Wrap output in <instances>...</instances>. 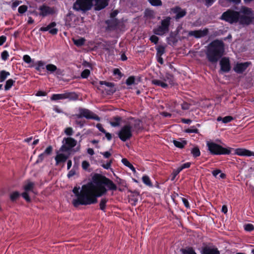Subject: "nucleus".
<instances>
[{
	"instance_id": "1",
	"label": "nucleus",
	"mask_w": 254,
	"mask_h": 254,
	"mask_svg": "<svg viewBox=\"0 0 254 254\" xmlns=\"http://www.w3.org/2000/svg\"><path fill=\"white\" fill-rule=\"evenodd\" d=\"M253 14L252 8L242 6L240 11L227 9L222 14L220 19L231 24L239 23L243 25H249L253 22V18L251 16Z\"/></svg>"
},
{
	"instance_id": "2",
	"label": "nucleus",
	"mask_w": 254,
	"mask_h": 254,
	"mask_svg": "<svg viewBox=\"0 0 254 254\" xmlns=\"http://www.w3.org/2000/svg\"><path fill=\"white\" fill-rule=\"evenodd\" d=\"M93 183L95 184L94 190H93V197L96 200V203L98 202L97 198L100 197L107 192V187L109 190H116L117 187L115 184L106 176L96 174L93 177Z\"/></svg>"
},
{
	"instance_id": "3",
	"label": "nucleus",
	"mask_w": 254,
	"mask_h": 254,
	"mask_svg": "<svg viewBox=\"0 0 254 254\" xmlns=\"http://www.w3.org/2000/svg\"><path fill=\"white\" fill-rule=\"evenodd\" d=\"M129 121L122 127L119 131V138L123 142L130 139L132 136V132L137 134L143 128L141 120L131 117Z\"/></svg>"
},
{
	"instance_id": "4",
	"label": "nucleus",
	"mask_w": 254,
	"mask_h": 254,
	"mask_svg": "<svg viewBox=\"0 0 254 254\" xmlns=\"http://www.w3.org/2000/svg\"><path fill=\"white\" fill-rule=\"evenodd\" d=\"M94 186L92 183L83 185L80 190V194L78 198L72 201L73 205L77 207L79 205H88L96 203V200L93 197Z\"/></svg>"
},
{
	"instance_id": "5",
	"label": "nucleus",
	"mask_w": 254,
	"mask_h": 254,
	"mask_svg": "<svg viewBox=\"0 0 254 254\" xmlns=\"http://www.w3.org/2000/svg\"><path fill=\"white\" fill-rule=\"evenodd\" d=\"M224 42L218 39L214 40L207 46L206 52L207 59L211 63H216L224 55Z\"/></svg>"
},
{
	"instance_id": "6",
	"label": "nucleus",
	"mask_w": 254,
	"mask_h": 254,
	"mask_svg": "<svg viewBox=\"0 0 254 254\" xmlns=\"http://www.w3.org/2000/svg\"><path fill=\"white\" fill-rule=\"evenodd\" d=\"M206 146L209 153L212 155H229L233 148L224 147L221 145L214 142H207Z\"/></svg>"
},
{
	"instance_id": "7",
	"label": "nucleus",
	"mask_w": 254,
	"mask_h": 254,
	"mask_svg": "<svg viewBox=\"0 0 254 254\" xmlns=\"http://www.w3.org/2000/svg\"><path fill=\"white\" fill-rule=\"evenodd\" d=\"M171 18L167 16L160 22V25L153 29V32L156 35L163 36L169 31Z\"/></svg>"
},
{
	"instance_id": "8",
	"label": "nucleus",
	"mask_w": 254,
	"mask_h": 254,
	"mask_svg": "<svg viewBox=\"0 0 254 254\" xmlns=\"http://www.w3.org/2000/svg\"><path fill=\"white\" fill-rule=\"evenodd\" d=\"M93 3L91 0H76L73 4V8L76 11L86 12L91 9Z\"/></svg>"
},
{
	"instance_id": "9",
	"label": "nucleus",
	"mask_w": 254,
	"mask_h": 254,
	"mask_svg": "<svg viewBox=\"0 0 254 254\" xmlns=\"http://www.w3.org/2000/svg\"><path fill=\"white\" fill-rule=\"evenodd\" d=\"M78 95L74 92H66L61 94H54L51 99L53 101L68 99L69 101H75L78 99Z\"/></svg>"
},
{
	"instance_id": "10",
	"label": "nucleus",
	"mask_w": 254,
	"mask_h": 254,
	"mask_svg": "<svg viewBox=\"0 0 254 254\" xmlns=\"http://www.w3.org/2000/svg\"><path fill=\"white\" fill-rule=\"evenodd\" d=\"M77 118L80 119L85 118L87 119H93L99 121L100 118L97 115L94 114L89 110L83 108H79V113L76 115Z\"/></svg>"
},
{
	"instance_id": "11",
	"label": "nucleus",
	"mask_w": 254,
	"mask_h": 254,
	"mask_svg": "<svg viewBox=\"0 0 254 254\" xmlns=\"http://www.w3.org/2000/svg\"><path fill=\"white\" fill-rule=\"evenodd\" d=\"M40 12L38 13L39 16L45 17L49 15H53L55 13L56 10L54 7H50L45 4L40 6L38 8Z\"/></svg>"
},
{
	"instance_id": "12",
	"label": "nucleus",
	"mask_w": 254,
	"mask_h": 254,
	"mask_svg": "<svg viewBox=\"0 0 254 254\" xmlns=\"http://www.w3.org/2000/svg\"><path fill=\"white\" fill-rule=\"evenodd\" d=\"M220 61V71L222 72L228 73L231 68L230 61L229 58L223 57Z\"/></svg>"
},
{
	"instance_id": "13",
	"label": "nucleus",
	"mask_w": 254,
	"mask_h": 254,
	"mask_svg": "<svg viewBox=\"0 0 254 254\" xmlns=\"http://www.w3.org/2000/svg\"><path fill=\"white\" fill-rule=\"evenodd\" d=\"M252 64L250 62L237 63L233 67V70L238 74L243 73Z\"/></svg>"
},
{
	"instance_id": "14",
	"label": "nucleus",
	"mask_w": 254,
	"mask_h": 254,
	"mask_svg": "<svg viewBox=\"0 0 254 254\" xmlns=\"http://www.w3.org/2000/svg\"><path fill=\"white\" fill-rule=\"evenodd\" d=\"M109 0H91V3H93L94 10L99 11L107 6Z\"/></svg>"
},
{
	"instance_id": "15",
	"label": "nucleus",
	"mask_w": 254,
	"mask_h": 254,
	"mask_svg": "<svg viewBox=\"0 0 254 254\" xmlns=\"http://www.w3.org/2000/svg\"><path fill=\"white\" fill-rule=\"evenodd\" d=\"M57 25V23L56 22H52L49 24H48L46 27H42L40 28L39 31L42 32H45L49 31V33L53 35H55L57 34L58 32V29L55 27Z\"/></svg>"
},
{
	"instance_id": "16",
	"label": "nucleus",
	"mask_w": 254,
	"mask_h": 254,
	"mask_svg": "<svg viewBox=\"0 0 254 254\" xmlns=\"http://www.w3.org/2000/svg\"><path fill=\"white\" fill-rule=\"evenodd\" d=\"M65 145H63L61 147V150L67 151L70 150L72 147L76 146L77 141L74 138L71 137H67L64 138Z\"/></svg>"
},
{
	"instance_id": "17",
	"label": "nucleus",
	"mask_w": 254,
	"mask_h": 254,
	"mask_svg": "<svg viewBox=\"0 0 254 254\" xmlns=\"http://www.w3.org/2000/svg\"><path fill=\"white\" fill-rule=\"evenodd\" d=\"M172 11L176 14L175 18L176 20L180 19L184 17L187 14V11L186 9H182L179 6H176L172 8Z\"/></svg>"
},
{
	"instance_id": "18",
	"label": "nucleus",
	"mask_w": 254,
	"mask_h": 254,
	"mask_svg": "<svg viewBox=\"0 0 254 254\" xmlns=\"http://www.w3.org/2000/svg\"><path fill=\"white\" fill-rule=\"evenodd\" d=\"M208 33V29L205 28L203 30L190 31L189 32L190 36H193L196 38H200L206 36Z\"/></svg>"
},
{
	"instance_id": "19",
	"label": "nucleus",
	"mask_w": 254,
	"mask_h": 254,
	"mask_svg": "<svg viewBox=\"0 0 254 254\" xmlns=\"http://www.w3.org/2000/svg\"><path fill=\"white\" fill-rule=\"evenodd\" d=\"M46 68L47 70V72L49 74L55 73L57 75H62L63 71L60 69L58 68L56 65L49 64L46 65Z\"/></svg>"
},
{
	"instance_id": "20",
	"label": "nucleus",
	"mask_w": 254,
	"mask_h": 254,
	"mask_svg": "<svg viewBox=\"0 0 254 254\" xmlns=\"http://www.w3.org/2000/svg\"><path fill=\"white\" fill-rule=\"evenodd\" d=\"M105 23L107 25L106 28L107 30H114L119 25V21L117 18H111L106 20Z\"/></svg>"
},
{
	"instance_id": "21",
	"label": "nucleus",
	"mask_w": 254,
	"mask_h": 254,
	"mask_svg": "<svg viewBox=\"0 0 254 254\" xmlns=\"http://www.w3.org/2000/svg\"><path fill=\"white\" fill-rule=\"evenodd\" d=\"M200 253L201 254H220L216 247L211 248L207 246L202 247Z\"/></svg>"
},
{
	"instance_id": "22",
	"label": "nucleus",
	"mask_w": 254,
	"mask_h": 254,
	"mask_svg": "<svg viewBox=\"0 0 254 254\" xmlns=\"http://www.w3.org/2000/svg\"><path fill=\"white\" fill-rule=\"evenodd\" d=\"M235 154L239 156H254V152L244 148H237L235 149Z\"/></svg>"
},
{
	"instance_id": "23",
	"label": "nucleus",
	"mask_w": 254,
	"mask_h": 254,
	"mask_svg": "<svg viewBox=\"0 0 254 254\" xmlns=\"http://www.w3.org/2000/svg\"><path fill=\"white\" fill-rule=\"evenodd\" d=\"M46 63L43 61H38L33 64H30L29 67H34L36 70L40 72L46 68Z\"/></svg>"
},
{
	"instance_id": "24",
	"label": "nucleus",
	"mask_w": 254,
	"mask_h": 254,
	"mask_svg": "<svg viewBox=\"0 0 254 254\" xmlns=\"http://www.w3.org/2000/svg\"><path fill=\"white\" fill-rule=\"evenodd\" d=\"M100 85H105L111 89L108 91V94H113L116 91V89L114 88L115 84L113 82H107L106 81H100Z\"/></svg>"
},
{
	"instance_id": "25",
	"label": "nucleus",
	"mask_w": 254,
	"mask_h": 254,
	"mask_svg": "<svg viewBox=\"0 0 254 254\" xmlns=\"http://www.w3.org/2000/svg\"><path fill=\"white\" fill-rule=\"evenodd\" d=\"M163 81H167L172 86L175 85V79L174 75L170 73L167 72L163 78Z\"/></svg>"
},
{
	"instance_id": "26",
	"label": "nucleus",
	"mask_w": 254,
	"mask_h": 254,
	"mask_svg": "<svg viewBox=\"0 0 254 254\" xmlns=\"http://www.w3.org/2000/svg\"><path fill=\"white\" fill-rule=\"evenodd\" d=\"M68 158V156L64 154L60 153L58 154L55 157V160L56 162V165H58L60 163L65 162Z\"/></svg>"
},
{
	"instance_id": "27",
	"label": "nucleus",
	"mask_w": 254,
	"mask_h": 254,
	"mask_svg": "<svg viewBox=\"0 0 254 254\" xmlns=\"http://www.w3.org/2000/svg\"><path fill=\"white\" fill-rule=\"evenodd\" d=\"M122 121V118L120 116H115L112 119V121L110 122L111 126L113 127H119Z\"/></svg>"
},
{
	"instance_id": "28",
	"label": "nucleus",
	"mask_w": 254,
	"mask_h": 254,
	"mask_svg": "<svg viewBox=\"0 0 254 254\" xmlns=\"http://www.w3.org/2000/svg\"><path fill=\"white\" fill-rule=\"evenodd\" d=\"M35 184L33 182L30 181L29 180H27L26 182V184L23 186V189L26 191H33V189L34 188Z\"/></svg>"
},
{
	"instance_id": "29",
	"label": "nucleus",
	"mask_w": 254,
	"mask_h": 254,
	"mask_svg": "<svg viewBox=\"0 0 254 254\" xmlns=\"http://www.w3.org/2000/svg\"><path fill=\"white\" fill-rule=\"evenodd\" d=\"M182 254H197L191 247H187L180 250Z\"/></svg>"
},
{
	"instance_id": "30",
	"label": "nucleus",
	"mask_w": 254,
	"mask_h": 254,
	"mask_svg": "<svg viewBox=\"0 0 254 254\" xmlns=\"http://www.w3.org/2000/svg\"><path fill=\"white\" fill-rule=\"evenodd\" d=\"M152 83L154 85L161 86V87L165 89L167 88L168 87V85L166 83L158 79L152 80Z\"/></svg>"
},
{
	"instance_id": "31",
	"label": "nucleus",
	"mask_w": 254,
	"mask_h": 254,
	"mask_svg": "<svg viewBox=\"0 0 254 254\" xmlns=\"http://www.w3.org/2000/svg\"><path fill=\"white\" fill-rule=\"evenodd\" d=\"M122 162L126 166L128 167L134 173L136 172V170L133 166L126 158H123Z\"/></svg>"
},
{
	"instance_id": "32",
	"label": "nucleus",
	"mask_w": 254,
	"mask_h": 254,
	"mask_svg": "<svg viewBox=\"0 0 254 254\" xmlns=\"http://www.w3.org/2000/svg\"><path fill=\"white\" fill-rule=\"evenodd\" d=\"M173 143L176 147L180 149H182L186 145H187V142L186 140L179 141L176 140H174Z\"/></svg>"
},
{
	"instance_id": "33",
	"label": "nucleus",
	"mask_w": 254,
	"mask_h": 254,
	"mask_svg": "<svg viewBox=\"0 0 254 254\" xmlns=\"http://www.w3.org/2000/svg\"><path fill=\"white\" fill-rule=\"evenodd\" d=\"M10 75V73L4 70L0 71V82H3Z\"/></svg>"
},
{
	"instance_id": "34",
	"label": "nucleus",
	"mask_w": 254,
	"mask_h": 254,
	"mask_svg": "<svg viewBox=\"0 0 254 254\" xmlns=\"http://www.w3.org/2000/svg\"><path fill=\"white\" fill-rule=\"evenodd\" d=\"M144 16L146 18L153 19L155 17V12L153 10L146 9L144 11Z\"/></svg>"
},
{
	"instance_id": "35",
	"label": "nucleus",
	"mask_w": 254,
	"mask_h": 254,
	"mask_svg": "<svg viewBox=\"0 0 254 254\" xmlns=\"http://www.w3.org/2000/svg\"><path fill=\"white\" fill-rule=\"evenodd\" d=\"M15 81L12 79H8L5 83L4 85V90L6 91L9 90L12 86L13 85Z\"/></svg>"
},
{
	"instance_id": "36",
	"label": "nucleus",
	"mask_w": 254,
	"mask_h": 254,
	"mask_svg": "<svg viewBox=\"0 0 254 254\" xmlns=\"http://www.w3.org/2000/svg\"><path fill=\"white\" fill-rule=\"evenodd\" d=\"M191 154L194 158H196L200 155V151L198 146H195L191 150Z\"/></svg>"
},
{
	"instance_id": "37",
	"label": "nucleus",
	"mask_w": 254,
	"mask_h": 254,
	"mask_svg": "<svg viewBox=\"0 0 254 254\" xmlns=\"http://www.w3.org/2000/svg\"><path fill=\"white\" fill-rule=\"evenodd\" d=\"M73 43L77 47H80L84 45L85 39L84 38H80L77 39H73Z\"/></svg>"
},
{
	"instance_id": "38",
	"label": "nucleus",
	"mask_w": 254,
	"mask_h": 254,
	"mask_svg": "<svg viewBox=\"0 0 254 254\" xmlns=\"http://www.w3.org/2000/svg\"><path fill=\"white\" fill-rule=\"evenodd\" d=\"M108 201V199L107 198H102L101 199V201L100 202L99 206H100V209L105 211L106 208V203Z\"/></svg>"
},
{
	"instance_id": "39",
	"label": "nucleus",
	"mask_w": 254,
	"mask_h": 254,
	"mask_svg": "<svg viewBox=\"0 0 254 254\" xmlns=\"http://www.w3.org/2000/svg\"><path fill=\"white\" fill-rule=\"evenodd\" d=\"M156 49L157 56L161 57L165 52V47L162 45L158 46Z\"/></svg>"
},
{
	"instance_id": "40",
	"label": "nucleus",
	"mask_w": 254,
	"mask_h": 254,
	"mask_svg": "<svg viewBox=\"0 0 254 254\" xmlns=\"http://www.w3.org/2000/svg\"><path fill=\"white\" fill-rule=\"evenodd\" d=\"M142 182L146 186L152 187L153 186L152 184L149 177L148 176L144 175L142 178Z\"/></svg>"
},
{
	"instance_id": "41",
	"label": "nucleus",
	"mask_w": 254,
	"mask_h": 254,
	"mask_svg": "<svg viewBox=\"0 0 254 254\" xmlns=\"http://www.w3.org/2000/svg\"><path fill=\"white\" fill-rule=\"evenodd\" d=\"M19 196H20L19 193L18 191H15L13 192L12 193H11V194L10 195V199L11 201L14 202L18 198Z\"/></svg>"
},
{
	"instance_id": "42",
	"label": "nucleus",
	"mask_w": 254,
	"mask_h": 254,
	"mask_svg": "<svg viewBox=\"0 0 254 254\" xmlns=\"http://www.w3.org/2000/svg\"><path fill=\"white\" fill-rule=\"evenodd\" d=\"M23 61L27 64H33L35 63L34 60H32L31 57L28 55H25L23 57Z\"/></svg>"
},
{
	"instance_id": "43",
	"label": "nucleus",
	"mask_w": 254,
	"mask_h": 254,
	"mask_svg": "<svg viewBox=\"0 0 254 254\" xmlns=\"http://www.w3.org/2000/svg\"><path fill=\"white\" fill-rule=\"evenodd\" d=\"M186 132L189 133H198L199 130L195 126H191L190 128L186 129Z\"/></svg>"
},
{
	"instance_id": "44",
	"label": "nucleus",
	"mask_w": 254,
	"mask_h": 254,
	"mask_svg": "<svg viewBox=\"0 0 254 254\" xmlns=\"http://www.w3.org/2000/svg\"><path fill=\"white\" fill-rule=\"evenodd\" d=\"M168 43L170 45H175L178 42V40L174 36H170L169 37L167 38Z\"/></svg>"
},
{
	"instance_id": "45",
	"label": "nucleus",
	"mask_w": 254,
	"mask_h": 254,
	"mask_svg": "<svg viewBox=\"0 0 254 254\" xmlns=\"http://www.w3.org/2000/svg\"><path fill=\"white\" fill-rule=\"evenodd\" d=\"M135 77L134 76H130L128 77L126 81V83L127 85H131L134 84Z\"/></svg>"
},
{
	"instance_id": "46",
	"label": "nucleus",
	"mask_w": 254,
	"mask_h": 254,
	"mask_svg": "<svg viewBox=\"0 0 254 254\" xmlns=\"http://www.w3.org/2000/svg\"><path fill=\"white\" fill-rule=\"evenodd\" d=\"M149 3L153 6H160L162 4L161 0H148Z\"/></svg>"
},
{
	"instance_id": "47",
	"label": "nucleus",
	"mask_w": 254,
	"mask_h": 254,
	"mask_svg": "<svg viewBox=\"0 0 254 254\" xmlns=\"http://www.w3.org/2000/svg\"><path fill=\"white\" fill-rule=\"evenodd\" d=\"M90 71L88 69L83 70L81 73V77L82 78H87L90 75Z\"/></svg>"
},
{
	"instance_id": "48",
	"label": "nucleus",
	"mask_w": 254,
	"mask_h": 254,
	"mask_svg": "<svg viewBox=\"0 0 254 254\" xmlns=\"http://www.w3.org/2000/svg\"><path fill=\"white\" fill-rule=\"evenodd\" d=\"M28 9V7L26 5H22L20 6L18 8V11L20 14H23L25 13Z\"/></svg>"
},
{
	"instance_id": "49",
	"label": "nucleus",
	"mask_w": 254,
	"mask_h": 254,
	"mask_svg": "<svg viewBox=\"0 0 254 254\" xmlns=\"http://www.w3.org/2000/svg\"><path fill=\"white\" fill-rule=\"evenodd\" d=\"M21 196L27 202H29L31 201V198L27 191H25L22 193Z\"/></svg>"
},
{
	"instance_id": "50",
	"label": "nucleus",
	"mask_w": 254,
	"mask_h": 254,
	"mask_svg": "<svg viewBox=\"0 0 254 254\" xmlns=\"http://www.w3.org/2000/svg\"><path fill=\"white\" fill-rule=\"evenodd\" d=\"M244 227L245 230L248 232H251L254 230V226L252 224H247Z\"/></svg>"
},
{
	"instance_id": "51",
	"label": "nucleus",
	"mask_w": 254,
	"mask_h": 254,
	"mask_svg": "<svg viewBox=\"0 0 254 254\" xmlns=\"http://www.w3.org/2000/svg\"><path fill=\"white\" fill-rule=\"evenodd\" d=\"M234 120V118L230 116H227L224 118H223V123L224 124H227L231 122Z\"/></svg>"
},
{
	"instance_id": "52",
	"label": "nucleus",
	"mask_w": 254,
	"mask_h": 254,
	"mask_svg": "<svg viewBox=\"0 0 254 254\" xmlns=\"http://www.w3.org/2000/svg\"><path fill=\"white\" fill-rule=\"evenodd\" d=\"M1 57L3 61L7 60L9 57L8 52L6 50L3 51L1 53Z\"/></svg>"
},
{
	"instance_id": "53",
	"label": "nucleus",
	"mask_w": 254,
	"mask_h": 254,
	"mask_svg": "<svg viewBox=\"0 0 254 254\" xmlns=\"http://www.w3.org/2000/svg\"><path fill=\"white\" fill-rule=\"evenodd\" d=\"M149 40L152 43L157 44L159 41V38L157 36L153 35L150 37Z\"/></svg>"
},
{
	"instance_id": "54",
	"label": "nucleus",
	"mask_w": 254,
	"mask_h": 254,
	"mask_svg": "<svg viewBox=\"0 0 254 254\" xmlns=\"http://www.w3.org/2000/svg\"><path fill=\"white\" fill-rule=\"evenodd\" d=\"M79 187H75L72 190V192L74 194L76 198H78L79 196V195L80 194V191H79Z\"/></svg>"
},
{
	"instance_id": "55",
	"label": "nucleus",
	"mask_w": 254,
	"mask_h": 254,
	"mask_svg": "<svg viewBox=\"0 0 254 254\" xmlns=\"http://www.w3.org/2000/svg\"><path fill=\"white\" fill-rule=\"evenodd\" d=\"M73 132V129L71 127H66L64 130V133L68 136L72 135Z\"/></svg>"
},
{
	"instance_id": "56",
	"label": "nucleus",
	"mask_w": 254,
	"mask_h": 254,
	"mask_svg": "<svg viewBox=\"0 0 254 254\" xmlns=\"http://www.w3.org/2000/svg\"><path fill=\"white\" fill-rule=\"evenodd\" d=\"M45 154L44 153H42L39 155L38 158L36 160V163H41L43 160L44 159Z\"/></svg>"
},
{
	"instance_id": "57",
	"label": "nucleus",
	"mask_w": 254,
	"mask_h": 254,
	"mask_svg": "<svg viewBox=\"0 0 254 254\" xmlns=\"http://www.w3.org/2000/svg\"><path fill=\"white\" fill-rule=\"evenodd\" d=\"M181 171L182 170L180 169L179 167H178L177 169L174 170L172 173L173 177L172 179V180H173Z\"/></svg>"
},
{
	"instance_id": "58",
	"label": "nucleus",
	"mask_w": 254,
	"mask_h": 254,
	"mask_svg": "<svg viewBox=\"0 0 254 254\" xmlns=\"http://www.w3.org/2000/svg\"><path fill=\"white\" fill-rule=\"evenodd\" d=\"M53 151V147L52 146L50 145L47 147L44 152H43L46 155H50Z\"/></svg>"
},
{
	"instance_id": "59",
	"label": "nucleus",
	"mask_w": 254,
	"mask_h": 254,
	"mask_svg": "<svg viewBox=\"0 0 254 254\" xmlns=\"http://www.w3.org/2000/svg\"><path fill=\"white\" fill-rule=\"evenodd\" d=\"M190 165H191V163L190 162H187V163H185L182 164V165H181L179 167V168L182 171L183 170H184L185 169L190 168Z\"/></svg>"
},
{
	"instance_id": "60",
	"label": "nucleus",
	"mask_w": 254,
	"mask_h": 254,
	"mask_svg": "<svg viewBox=\"0 0 254 254\" xmlns=\"http://www.w3.org/2000/svg\"><path fill=\"white\" fill-rule=\"evenodd\" d=\"M82 167L83 170H86L90 166L89 163L87 161H83L82 162Z\"/></svg>"
},
{
	"instance_id": "61",
	"label": "nucleus",
	"mask_w": 254,
	"mask_h": 254,
	"mask_svg": "<svg viewBox=\"0 0 254 254\" xmlns=\"http://www.w3.org/2000/svg\"><path fill=\"white\" fill-rule=\"evenodd\" d=\"M112 163V160H110L109 162H108L106 164H103L102 165V167L106 169H109L110 168L111 166V164Z\"/></svg>"
},
{
	"instance_id": "62",
	"label": "nucleus",
	"mask_w": 254,
	"mask_h": 254,
	"mask_svg": "<svg viewBox=\"0 0 254 254\" xmlns=\"http://www.w3.org/2000/svg\"><path fill=\"white\" fill-rule=\"evenodd\" d=\"M181 199L185 207L187 208H190V205L188 199L184 197H182Z\"/></svg>"
},
{
	"instance_id": "63",
	"label": "nucleus",
	"mask_w": 254,
	"mask_h": 254,
	"mask_svg": "<svg viewBox=\"0 0 254 254\" xmlns=\"http://www.w3.org/2000/svg\"><path fill=\"white\" fill-rule=\"evenodd\" d=\"M96 127L102 133H105L106 130L103 128L102 124L98 123L96 126Z\"/></svg>"
},
{
	"instance_id": "64",
	"label": "nucleus",
	"mask_w": 254,
	"mask_h": 254,
	"mask_svg": "<svg viewBox=\"0 0 254 254\" xmlns=\"http://www.w3.org/2000/svg\"><path fill=\"white\" fill-rule=\"evenodd\" d=\"M205 4L207 7L211 6L215 1V0H204Z\"/></svg>"
}]
</instances>
